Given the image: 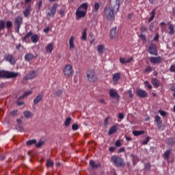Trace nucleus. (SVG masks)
<instances>
[{"label": "nucleus", "mask_w": 175, "mask_h": 175, "mask_svg": "<svg viewBox=\"0 0 175 175\" xmlns=\"http://www.w3.org/2000/svg\"><path fill=\"white\" fill-rule=\"evenodd\" d=\"M109 94L110 98H113V99H117L118 100H120V94H118V92H117V90H116L115 89H110Z\"/></svg>", "instance_id": "obj_12"}, {"label": "nucleus", "mask_w": 175, "mask_h": 175, "mask_svg": "<svg viewBox=\"0 0 175 175\" xmlns=\"http://www.w3.org/2000/svg\"><path fill=\"white\" fill-rule=\"evenodd\" d=\"M23 14L25 17H29V14H31V5H28L25 11H23Z\"/></svg>", "instance_id": "obj_24"}, {"label": "nucleus", "mask_w": 175, "mask_h": 175, "mask_svg": "<svg viewBox=\"0 0 175 175\" xmlns=\"http://www.w3.org/2000/svg\"><path fill=\"white\" fill-rule=\"evenodd\" d=\"M43 146V142L40 141L38 144H36V147H37V148H40L41 146Z\"/></svg>", "instance_id": "obj_53"}, {"label": "nucleus", "mask_w": 175, "mask_h": 175, "mask_svg": "<svg viewBox=\"0 0 175 175\" xmlns=\"http://www.w3.org/2000/svg\"><path fill=\"white\" fill-rule=\"evenodd\" d=\"M146 133V131H133V135L134 136H140L142 135H144Z\"/></svg>", "instance_id": "obj_33"}, {"label": "nucleus", "mask_w": 175, "mask_h": 175, "mask_svg": "<svg viewBox=\"0 0 175 175\" xmlns=\"http://www.w3.org/2000/svg\"><path fill=\"white\" fill-rule=\"evenodd\" d=\"M32 94V91L29 90L25 92L22 96L18 97V100H21V99H23V98H27V96H29V95H31Z\"/></svg>", "instance_id": "obj_28"}, {"label": "nucleus", "mask_w": 175, "mask_h": 175, "mask_svg": "<svg viewBox=\"0 0 175 175\" xmlns=\"http://www.w3.org/2000/svg\"><path fill=\"white\" fill-rule=\"evenodd\" d=\"M152 84L154 85V88H158L159 87V82L157 78H153L152 79Z\"/></svg>", "instance_id": "obj_34"}, {"label": "nucleus", "mask_w": 175, "mask_h": 175, "mask_svg": "<svg viewBox=\"0 0 175 175\" xmlns=\"http://www.w3.org/2000/svg\"><path fill=\"white\" fill-rule=\"evenodd\" d=\"M109 118H110V116H108L107 118H106L104 120V126H107V125H109Z\"/></svg>", "instance_id": "obj_52"}, {"label": "nucleus", "mask_w": 175, "mask_h": 175, "mask_svg": "<svg viewBox=\"0 0 175 175\" xmlns=\"http://www.w3.org/2000/svg\"><path fill=\"white\" fill-rule=\"evenodd\" d=\"M45 50L46 53L51 54L53 53V50H54V45L51 43L48 44L45 47Z\"/></svg>", "instance_id": "obj_19"}, {"label": "nucleus", "mask_w": 175, "mask_h": 175, "mask_svg": "<svg viewBox=\"0 0 175 175\" xmlns=\"http://www.w3.org/2000/svg\"><path fill=\"white\" fill-rule=\"evenodd\" d=\"M16 129L19 132H24V128H23L21 126H17Z\"/></svg>", "instance_id": "obj_56"}, {"label": "nucleus", "mask_w": 175, "mask_h": 175, "mask_svg": "<svg viewBox=\"0 0 175 175\" xmlns=\"http://www.w3.org/2000/svg\"><path fill=\"white\" fill-rule=\"evenodd\" d=\"M31 39L33 43H38L39 41V36H38V34H34L31 36Z\"/></svg>", "instance_id": "obj_30"}, {"label": "nucleus", "mask_w": 175, "mask_h": 175, "mask_svg": "<svg viewBox=\"0 0 175 175\" xmlns=\"http://www.w3.org/2000/svg\"><path fill=\"white\" fill-rule=\"evenodd\" d=\"M72 73H73V67H72V65H66L64 70V76L70 77V76H72Z\"/></svg>", "instance_id": "obj_7"}, {"label": "nucleus", "mask_w": 175, "mask_h": 175, "mask_svg": "<svg viewBox=\"0 0 175 175\" xmlns=\"http://www.w3.org/2000/svg\"><path fill=\"white\" fill-rule=\"evenodd\" d=\"M46 165L49 166V167H51L54 166V162L51 161V160H47Z\"/></svg>", "instance_id": "obj_46"}, {"label": "nucleus", "mask_w": 175, "mask_h": 175, "mask_svg": "<svg viewBox=\"0 0 175 175\" xmlns=\"http://www.w3.org/2000/svg\"><path fill=\"white\" fill-rule=\"evenodd\" d=\"M72 131H77V129H79V124H72Z\"/></svg>", "instance_id": "obj_51"}, {"label": "nucleus", "mask_w": 175, "mask_h": 175, "mask_svg": "<svg viewBox=\"0 0 175 175\" xmlns=\"http://www.w3.org/2000/svg\"><path fill=\"white\" fill-rule=\"evenodd\" d=\"M145 169L150 170L151 169V165L149 163L145 164Z\"/></svg>", "instance_id": "obj_58"}, {"label": "nucleus", "mask_w": 175, "mask_h": 175, "mask_svg": "<svg viewBox=\"0 0 175 175\" xmlns=\"http://www.w3.org/2000/svg\"><path fill=\"white\" fill-rule=\"evenodd\" d=\"M161 62H162V57L161 56L151 57L150 58V62L151 64H161Z\"/></svg>", "instance_id": "obj_15"}, {"label": "nucleus", "mask_w": 175, "mask_h": 175, "mask_svg": "<svg viewBox=\"0 0 175 175\" xmlns=\"http://www.w3.org/2000/svg\"><path fill=\"white\" fill-rule=\"evenodd\" d=\"M152 71V68L150 66H148L144 70L145 73H150V72Z\"/></svg>", "instance_id": "obj_47"}, {"label": "nucleus", "mask_w": 175, "mask_h": 175, "mask_svg": "<svg viewBox=\"0 0 175 175\" xmlns=\"http://www.w3.org/2000/svg\"><path fill=\"white\" fill-rule=\"evenodd\" d=\"M43 99V94H38L33 100V104L38 105Z\"/></svg>", "instance_id": "obj_21"}, {"label": "nucleus", "mask_w": 175, "mask_h": 175, "mask_svg": "<svg viewBox=\"0 0 175 175\" xmlns=\"http://www.w3.org/2000/svg\"><path fill=\"white\" fill-rule=\"evenodd\" d=\"M121 2H122V0H111L112 8H113L116 12L120 10V5H121Z\"/></svg>", "instance_id": "obj_11"}, {"label": "nucleus", "mask_w": 175, "mask_h": 175, "mask_svg": "<svg viewBox=\"0 0 175 175\" xmlns=\"http://www.w3.org/2000/svg\"><path fill=\"white\" fill-rule=\"evenodd\" d=\"M175 144L174 139L173 138H170L167 142L169 146H173Z\"/></svg>", "instance_id": "obj_45"}, {"label": "nucleus", "mask_w": 175, "mask_h": 175, "mask_svg": "<svg viewBox=\"0 0 175 175\" xmlns=\"http://www.w3.org/2000/svg\"><path fill=\"white\" fill-rule=\"evenodd\" d=\"M118 117H119L120 120H124V113H119Z\"/></svg>", "instance_id": "obj_64"}, {"label": "nucleus", "mask_w": 175, "mask_h": 175, "mask_svg": "<svg viewBox=\"0 0 175 175\" xmlns=\"http://www.w3.org/2000/svg\"><path fill=\"white\" fill-rule=\"evenodd\" d=\"M155 12H156V10L153 9L152 10V12L150 13L151 16L148 19V23H151V21H152V20H154V18H155Z\"/></svg>", "instance_id": "obj_35"}, {"label": "nucleus", "mask_w": 175, "mask_h": 175, "mask_svg": "<svg viewBox=\"0 0 175 175\" xmlns=\"http://www.w3.org/2000/svg\"><path fill=\"white\" fill-rule=\"evenodd\" d=\"M32 36V31H29V33H27V35L24 37L22 38V40L23 42H25V40H27V39H28V38Z\"/></svg>", "instance_id": "obj_40"}, {"label": "nucleus", "mask_w": 175, "mask_h": 175, "mask_svg": "<svg viewBox=\"0 0 175 175\" xmlns=\"http://www.w3.org/2000/svg\"><path fill=\"white\" fill-rule=\"evenodd\" d=\"M170 72H171V73L175 72V64L170 67Z\"/></svg>", "instance_id": "obj_49"}, {"label": "nucleus", "mask_w": 175, "mask_h": 175, "mask_svg": "<svg viewBox=\"0 0 175 175\" xmlns=\"http://www.w3.org/2000/svg\"><path fill=\"white\" fill-rule=\"evenodd\" d=\"M5 59L7 62H9L10 65H16V62H17L14 56L12 54H7L5 57Z\"/></svg>", "instance_id": "obj_8"}, {"label": "nucleus", "mask_w": 175, "mask_h": 175, "mask_svg": "<svg viewBox=\"0 0 175 175\" xmlns=\"http://www.w3.org/2000/svg\"><path fill=\"white\" fill-rule=\"evenodd\" d=\"M72 122V118L68 117L64 122V126H69Z\"/></svg>", "instance_id": "obj_37"}, {"label": "nucleus", "mask_w": 175, "mask_h": 175, "mask_svg": "<svg viewBox=\"0 0 175 175\" xmlns=\"http://www.w3.org/2000/svg\"><path fill=\"white\" fill-rule=\"evenodd\" d=\"M12 27H13V23H12V21H8L6 22V27L10 29L12 28Z\"/></svg>", "instance_id": "obj_44"}, {"label": "nucleus", "mask_w": 175, "mask_h": 175, "mask_svg": "<svg viewBox=\"0 0 175 175\" xmlns=\"http://www.w3.org/2000/svg\"><path fill=\"white\" fill-rule=\"evenodd\" d=\"M137 95L139 96V98H148V93L142 89H139L137 90Z\"/></svg>", "instance_id": "obj_13"}, {"label": "nucleus", "mask_w": 175, "mask_h": 175, "mask_svg": "<svg viewBox=\"0 0 175 175\" xmlns=\"http://www.w3.org/2000/svg\"><path fill=\"white\" fill-rule=\"evenodd\" d=\"M17 113H18V111L15 109L10 112V116H12V117H16V116H17Z\"/></svg>", "instance_id": "obj_48"}, {"label": "nucleus", "mask_w": 175, "mask_h": 175, "mask_svg": "<svg viewBox=\"0 0 175 175\" xmlns=\"http://www.w3.org/2000/svg\"><path fill=\"white\" fill-rule=\"evenodd\" d=\"M111 161L115 166H118L119 167L125 166V162L124 160L118 156L113 155L111 158Z\"/></svg>", "instance_id": "obj_3"}, {"label": "nucleus", "mask_w": 175, "mask_h": 175, "mask_svg": "<svg viewBox=\"0 0 175 175\" xmlns=\"http://www.w3.org/2000/svg\"><path fill=\"white\" fill-rule=\"evenodd\" d=\"M27 146H32V144H36V139H31L26 142Z\"/></svg>", "instance_id": "obj_41"}, {"label": "nucleus", "mask_w": 175, "mask_h": 175, "mask_svg": "<svg viewBox=\"0 0 175 175\" xmlns=\"http://www.w3.org/2000/svg\"><path fill=\"white\" fill-rule=\"evenodd\" d=\"M86 75L88 81H91V83L96 81L98 78L96 77V75H95V71L94 70H88Z\"/></svg>", "instance_id": "obj_5"}, {"label": "nucleus", "mask_w": 175, "mask_h": 175, "mask_svg": "<svg viewBox=\"0 0 175 175\" xmlns=\"http://www.w3.org/2000/svg\"><path fill=\"white\" fill-rule=\"evenodd\" d=\"M141 31L142 32H147V27H144V26H142L141 27Z\"/></svg>", "instance_id": "obj_61"}, {"label": "nucleus", "mask_w": 175, "mask_h": 175, "mask_svg": "<svg viewBox=\"0 0 175 175\" xmlns=\"http://www.w3.org/2000/svg\"><path fill=\"white\" fill-rule=\"evenodd\" d=\"M111 8H107L105 10V14L106 16V18L107 20H109L110 21L114 19V17H115L114 12H116V13L118 12V11H116L114 8H113V6L111 5Z\"/></svg>", "instance_id": "obj_2"}, {"label": "nucleus", "mask_w": 175, "mask_h": 175, "mask_svg": "<svg viewBox=\"0 0 175 175\" xmlns=\"http://www.w3.org/2000/svg\"><path fill=\"white\" fill-rule=\"evenodd\" d=\"M100 8V4H99V3H95L92 12H98Z\"/></svg>", "instance_id": "obj_38"}, {"label": "nucleus", "mask_w": 175, "mask_h": 175, "mask_svg": "<svg viewBox=\"0 0 175 175\" xmlns=\"http://www.w3.org/2000/svg\"><path fill=\"white\" fill-rule=\"evenodd\" d=\"M117 35V27H114L111 29L110 37L111 39H116Z\"/></svg>", "instance_id": "obj_23"}, {"label": "nucleus", "mask_w": 175, "mask_h": 175, "mask_svg": "<svg viewBox=\"0 0 175 175\" xmlns=\"http://www.w3.org/2000/svg\"><path fill=\"white\" fill-rule=\"evenodd\" d=\"M171 152H172V150H170V149L166 150V151L164 152L163 157H164L165 159H166L167 161H169V159L170 158V155Z\"/></svg>", "instance_id": "obj_31"}, {"label": "nucleus", "mask_w": 175, "mask_h": 175, "mask_svg": "<svg viewBox=\"0 0 175 175\" xmlns=\"http://www.w3.org/2000/svg\"><path fill=\"white\" fill-rule=\"evenodd\" d=\"M36 75H38L36 71H30L29 74H27L24 77V80H32L33 79H35V77H36Z\"/></svg>", "instance_id": "obj_14"}, {"label": "nucleus", "mask_w": 175, "mask_h": 175, "mask_svg": "<svg viewBox=\"0 0 175 175\" xmlns=\"http://www.w3.org/2000/svg\"><path fill=\"white\" fill-rule=\"evenodd\" d=\"M76 46L75 45V37L71 36L69 40V49L75 50Z\"/></svg>", "instance_id": "obj_17"}, {"label": "nucleus", "mask_w": 175, "mask_h": 175, "mask_svg": "<svg viewBox=\"0 0 175 175\" xmlns=\"http://www.w3.org/2000/svg\"><path fill=\"white\" fill-rule=\"evenodd\" d=\"M153 40H154V42H158V40H159V33L156 34V36L153 38Z\"/></svg>", "instance_id": "obj_59"}, {"label": "nucleus", "mask_w": 175, "mask_h": 175, "mask_svg": "<svg viewBox=\"0 0 175 175\" xmlns=\"http://www.w3.org/2000/svg\"><path fill=\"white\" fill-rule=\"evenodd\" d=\"M140 38H141L142 40H143L144 42H146V40H147V38L146 37V35H144V34H141V35H140Z\"/></svg>", "instance_id": "obj_57"}, {"label": "nucleus", "mask_w": 175, "mask_h": 175, "mask_svg": "<svg viewBox=\"0 0 175 175\" xmlns=\"http://www.w3.org/2000/svg\"><path fill=\"white\" fill-rule=\"evenodd\" d=\"M33 58H35V55H33V54L32 53H27L25 55V61H27V62L32 61Z\"/></svg>", "instance_id": "obj_25"}, {"label": "nucleus", "mask_w": 175, "mask_h": 175, "mask_svg": "<svg viewBox=\"0 0 175 175\" xmlns=\"http://www.w3.org/2000/svg\"><path fill=\"white\" fill-rule=\"evenodd\" d=\"M18 72H14L9 70H0V79H16L19 76Z\"/></svg>", "instance_id": "obj_1"}, {"label": "nucleus", "mask_w": 175, "mask_h": 175, "mask_svg": "<svg viewBox=\"0 0 175 175\" xmlns=\"http://www.w3.org/2000/svg\"><path fill=\"white\" fill-rule=\"evenodd\" d=\"M159 113L162 116V117H165V116H166V111H165L159 110Z\"/></svg>", "instance_id": "obj_55"}, {"label": "nucleus", "mask_w": 175, "mask_h": 175, "mask_svg": "<svg viewBox=\"0 0 175 175\" xmlns=\"http://www.w3.org/2000/svg\"><path fill=\"white\" fill-rule=\"evenodd\" d=\"M109 151L110 152H114V151H116V148H115V147H113V146L109 147Z\"/></svg>", "instance_id": "obj_62"}, {"label": "nucleus", "mask_w": 175, "mask_h": 175, "mask_svg": "<svg viewBox=\"0 0 175 175\" xmlns=\"http://www.w3.org/2000/svg\"><path fill=\"white\" fill-rule=\"evenodd\" d=\"M131 61H133V57H130L129 59H125L124 57H120V64H129Z\"/></svg>", "instance_id": "obj_22"}, {"label": "nucleus", "mask_w": 175, "mask_h": 175, "mask_svg": "<svg viewBox=\"0 0 175 175\" xmlns=\"http://www.w3.org/2000/svg\"><path fill=\"white\" fill-rule=\"evenodd\" d=\"M5 25H6V23H5V21L1 20L0 21V36H2V33H1V31L5 29Z\"/></svg>", "instance_id": "obj_29"}, {"label": "nucleus", "mask_w": 175, "mask_h": 175, "mask_svg": "<svg viewBox=\"0 0 175 175\" xmlns=\"http://www.w3.org/2000/svg\"><path fill=\"white\" fill-rule=\"evenodd\" d=\"M148 29H149V31H152V29H154V23H150Z\"/></svg>", "instance_id": "obj_60"}, {"label": "nucleus", "mask_w": 175, "mask_h": 175, "mask_svg": "<svg viewBox=\"0 0 175 175\" xmlns=\"http://www.w3.org/2000/svg\"><path fill=\"white\" fill-rule=\"evenodd\" d=\"M76 20H80V18H83L87 15L85 11L81 10L80 8H77L75 12Z\"/></svg>", "instance_id": "obj_9"}, {"label": "nucleus", "mask_w": 175, "mask_h": 175, "mask_svg": "<svg viewBox=\"0 0 175 175\" xmlns=\"http://www.w3.org/2000/svg\"><path fill=\"white\" fill-rule=\"evenodd\" d=\"M23 24V16H18L14 20V25L15 28V32L17 33H20V28H21V25Z\"/></svg>", "instance_id": "obj_4"}, {"label": "nucleus", "mask_w": 175, "mask_h": 175, "mask_svg": "<svg viewBox=\"0 0 175 175\" xmlns=\"http://www.w3.org/2000/svg\"><path fill=\"white\" fill-rule=\"evenodd\" d=\"M128 93H129V96L130 98H133V94L132 93V90H128Z\"/></svg>", "instance_id": "obj_63"}, {"label": "nucleus", "mask_w": 175, "mask_h": 175, "mask_svg": "<svg viewBox=\"0 0 175 175\" xmlns=\"http://www.w3.org/2000/svg\"><path fill=\"white\" fill-rule=\"evenodd\" d=\"M155 121L157 122V126L158 129H161L162 127V120L161 119V116H155Z\"/></svg>", "instance_id": "obj_18"}, {"label": "nucleus", "mask_w": 175, "mask_h": 175, "mask_svg": "<svg viewBox=\"0 0 175 175\" xmlns=\"http://www.w3.org/2000/svg\"><path fill=\"white\" fill-rule=\"evenodd\" d=\"M168 29H170V31L168 33L169 35H174L175 30H174V26L173 25V24L169 25Z\"/></svg>", "instance_id": "obj_32"}, {"label": "nucleus", "mask_w": 175, "mask_h": 175, "mask_svg": "<svg viewBox=\"0 0 175 175\" xmlns=\"http://www.w3.org/2000/svg\"><path fill=\"white\" fill-rule=\"evenodd\" d=\"M81 40H87V28H85L83 29V31L82 33Z\"/></svg>", "instance_id": "obj_39"}, {"label": "nucleus", "mask_w": 175, "mask_h": 175, "mask_svg": "<svg viewBox=\"0 0 175 175\" xmlns=\"http://www.w3.org/2000/svg\"><path fill=\"white\" fill-rule=\"evenodd\" d=\"M55 94L56 96H58V97L62 96V94H64V90H58L55 91Z\"/></svg>", "instance_id": "obj_43"}, {"label": "nucleus", "mask_w": 175, "mask_h": 175, "mask_svg": "<svg viewBox=\"0 0 175 175\" xmlns=\"http://www.w3.org/2000/svg\"><path fill=\"white\" fill-rule=\"evenodd\" d=\"M98 53L100 54H103V50H105V45L100 44L97 46Z\"/></svg>", "instance_id": "obj_36"}, {"label": "nucleus", "mask_w": 175, "mask_h": 175, "mask_svg": "<svg viewBox=\"0 0 175 175\" xmlns=\"http://www.w3.org/2000/svg\"><path fill=\"white\" fill-rule=\"evenodd\" d=\"M149 142H150V137H146L145 141L142 142V144H144V146H146V144H148Z\"/></svg>", "instance_id": "obj_50"}, {"label": "nucleus", "mask_w": 175, "mask_h": 175, "mask_svg": "<svg viewBox=\"0 0 175 175\" xmlns=\"http://www.w3.org/2000/svg\"><path fill=\"white\" fill-rule=\"evenodd\" d=\"M115 146L116 147H121V146H122V144H121V141L117 140L115 143Z\"/></svg>", "instance_id": "obj_54"}, {"label": "nucleus", "mask_w": 175, "mask_h": 175, "mask_svg": "<svg viewBox=\"0 0 175 175\" xmlns=\"http://www.w3.org/2000/svg\"><path fill=\"white\" fill-rule=\"evenodd\" d=\"M23 114H24L25 118H29L31 117V116L32 115V113L29 111H25L23 112Z\"/></svg>", "instance_id": "obj_42"}, {"label": "nucleus", "mask_w": 175, "mask_h": 175, "mask_svg": "<svg viewBox=\"0 0 175 175\" xmlns=\"http://www.w3.org/2000/svg\"><path fill=\"white\" fill-rule=\"evenodd\" d=\"M117 132V126H112L108 132V135H109V136H111V135H113V133H116Z\"/></svg>", "instance_id": "obj_27"}, {"label": "nucleus", "mask_w": 175, "mask_h": 175, "mask_svg": "<svg viewBox=\"0 0 175 175\" xmlns=\"http://www.w3.org/2000/svg\"><path fill=\"white\" fill-rule=\"evenodd\" d=\"M78 9L81 10L83 9V12H87V10H88V3H82L79 8Z\"/></svg>", "instance_id": "obj_26"}, {"label": "nucleus", "mask_w": 175, "mask_h": 175, "mask_svg": "<svg viewBox=\"0 0 175 175\" xmlns=\"http://www.w3.org/2000/svg\"><path fill=\"white\" fill-rule=\"evenodd\" d=\"M58 8V4L55 3L52 5V8L49 9V12H47V17H54L55 16V13H57V8Z\"/></svg>", "instance_id": "obj_6"}, {"label": "nucleus", "mask_w": 175, "mask_h": 175, "mask_svg": "<svg viewBox=\"0 0 175 175\" xmlns=\"http://www.w3.org/2000/svg\"><path fill=\"white\" fill-rule=\"evenodd\" d=\"M148 52L152 55H158V50L155 44H151L148 48Z\"/></svg>", "instance_id": "obj_10"}, {"label": "nucleus", "mask_w": 175, "mask_h": 175, "mask_svg": "<svg viewBox=\"0 0 175 175\" xmlns=\"http://www.w3.org/2000/svg\"><path fill=\"white\" fill-rule=\"evenodd\" d=\"M90 167H92V169H98V167H100V163H96L95 161L90 160Z\"/></svg>", "instance_id": "obj_20"}, {"label": "nucleus", "mask_w": 175, "mask_h": 175, "mask_svg": "<svg viewBox=\"0 0 175 175\" xmlns=\"http://www.w3.org/2000/svg\"><path fill=\"white\" fill-rule=\"evenodd\" d=\"M121 79V74L120 72H117L113 74L112 80L113 81V84H118V80Z\"/></svg>", "instance_id": "obj_16"}]
</instances>
